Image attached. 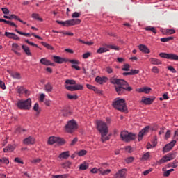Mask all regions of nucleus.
<instances>
[{"label": "nucleus", "mask_w": 178, "mask_h": 178, "mask_svg": "<svg viewBox=\"0 0 178 178\" xmlns=\"http://www.w3.org/2000/svg\"><path fill=\"white\" fill-rule=\"evenodd\" d=\"M111 83V84H115V89L118 95L124 94L125 91H131L133 90L130 86L124 87V86H129V83L123 79H112Z\"/></svg>", "instance_id": "nucleus-1"}, {"label": "nucleus", "mask_w": 178, "mask_h": 178, "mask_svg": "<svg viewBox=\"0 0 178 178\" xmlns=\"http://www.w3.org/2000/svg\"><path fill=\"white\" fill-rule=\"evenodd\" d=\"M113 106L120 112H126V111H127L126 101L124 99H116L115 102H113Z\"/></svg>", "instance_id": "nucleus-2"}, {"label": "nucleus", "mask_w": 178, "mask_h": 178, "mask_svg": "<svg viewBox=\"0 0 178 178\" xmlns=\"http://www.w3.org/2000/svg\"><path fill=\"white\" fill-rule=\"evenodd\" d=\"M120 137L122 141L125 143H130L137 138V134L129 133L127 131H122L120 134Z\"/></svg>", "instance_id": "nucleus-3"}, {"label": "nucleus", "mask_w": 178, "mask_h": 178, "mask_svg": "<svg viewBox=\"0 0 178 178\" xmlns=\"http://www.w3.org/2000/svg\"><path fill=\"white\" fill-rule=\"evenodd\" d=\"M17 106L19 109L29 111L31 108V99L29 98L26 100H19L17 103Z\"/></svg>", "instance_id": "nucleus-4"}, {"label": "nucleus", "mask_w": 178, "mask_h": 178, "mask_svg": "<svg viewBox=\"0 0 178 178\" xmlns=\"http://www.w3.org/2000/svg\"><path fill=\"white\" fill-rule=\"evenodd\" d=\"M56 23H58V24H61V26H64L65 27H70V26H76L77 24H80L81 23V20L79 19H70L64 22L57 20Z\"/></svg>", "instance_id": "nucleus-5"}, {"label": "nucleus", "mask_w": 178, "mask_h": 178, "mask_svg": "<svg viewBox=\"0 0 178 178\" xmlns=\"http://www.w3.org/2000/svg\"><path fill=\"white\" fill-rule=\"evenodd\" d=\"M65 129L67 133H73V131L77 130V122L74 120H71L67 122Z\"/></svg>", "instance_id": "nucleus-6"}, {"label": "nucleus", "mask_w": 178, "mask_h": 178, "mask_svg": "<svg viewBox=\"0 0 178 178\" xmlns=\"http://www.w3.org/2000/svg\"><path fill=\"white\" fill-rule=\"evenodd\" d=\"M97 129L101 134L108 133V125L103 121H97Z\"/></svg>", "instance_id": "nucleus-7"}, {"label": "nucleus", "mask_w": 178, "mask_h": 178, "mask_svg": "<svg viewBox=\"0 0 178 178\" xmlns=\"http://www.w3.org/2000/svg\"><path fill=\"white\" fill-rule=\"evenodd\" d=\"M176 158V156L175 154H168L165 156H164L161 159L158 161L156 162V165H162V163H165V162H169V161H172V159H175Z\"/></svg>", "instance_id": "nucleus-8"}, {"label": "nucleus", "mask_w": 178, "mask_h": 178, "mask_svg": "<svg viewBox=\"0 0 178 178\" xmlns=\"http://www.w3.org/2000/svg\"><path fill=\"white\" fill-rule=\"evenodd\" d=\"M159 56L164 59H171L172 60H178V56L175 54L160 53Z\"/></svg>", "instance_id": "nucleus-9"}, {"label": "nucleus", "mask_w": 178, "mask_h": 178, "mask_svg": "<svg viewBox=\"0 0 178 178\" xmlns=\"http://www.w3.org/2000/svg\"><path fill=\"white\" fill-rule=\"evenodd\" d=\"M55 143H58V144H65V140L55 136L49 138L48 144H49V145H52V144H55Z\"/></svg>", "instance_id": "nucleus-10"}, {"label": "nucleus", "mask_w": 178, "mask_h": 178, "mask_svg": "<svg viewBox=\"0 0 178 178\" xmlns=\"http://www.w3.org/2000/svg\"><path fill=\"white\" fill-rule=\"evenodd\" d=\"M175 145H176V140H173L170 143L165 145V146L163 148V152H169V151H171L173 149Z\"/></svg>", "instance_id": "nucleus-11"}, {"label": "nucleus", "mask_w": 178, "mask_h": 178, "mask_svg": "<svg viewBox=\"0 0 178 178\" xmlns=\"http://www.w3.org/2000/svg\"><path fill=\"white\" fill-rule=\"evenodd\" d=\"M148 131H149V127H145L143 128L138 135V141H141V140H143V137H144V136H145Z\"/></svg>", "instance_id": "nucleus-12"}, {"label": "nucleus", "mask_w": 178, "mask_h": 178, "mask_svg": "<svg viewBox=\"0 0 178 178\" xmlns=\"http://www.w3.org/2000/svg\"><path fill=\"white\" fill-rule=\"evenodd\" d=\"M20 49H21L20 46H19V44H17V43H13L12 44L11 51H13V52L15 53L18 56H20V55H21L20 52H19V51H20Z\"/></svg>", "instance_id": "nucleus-13"}, {"label": "nucleus", "mask_w": 178, "mask_h": 178, "mask_svg": "<svg viewBox=\"0 0 178 178\" xmlns=\"http://www.w3.org/2000/svg\"><path fill=\"white\" fill-rule=\"evenodd\" d=\"M23 143L26 145H30L35 144V138H34V137H33V136H29V137L25 138L23 140Z\"/></svg>", "instance_id": "nucleus-14"}, {"label": "nucleus", "mask_w": 178, "mask_h": 178, "mask_svg": "<svg viewBox=\"0 0 178 178\" xmlns=\"http://www.w3.org/2000/svg\"><path fill=\"white\" fill-rule=\"evenodd\" d=\"M126 172H127V170L125 168L120 170L115 175V178H126Z\"/></svg>", "instance_id": "nucleus-15"}, {"label": "nucleus", "mask_w": 178, "mask_h": 178, "mask_svg": "<svg viewBox=\"0 0 178 178\" xmlns=\"http://www.w3.org/2000/svg\"><path fill=\"white\" fill-rule=\"evenodd\" d=\"M4 35H6V37H8V38H10L11 40H16L17 41L20 40V38L13 33L5 32Z\"/></svg>", "instance_id": "nucleus-16"}, {"label": "nucleus", "mask_w": 178, "mask_h": 178, "mask_svg": "<svg viewBox=\"0 0 178 178\" xmlns=\"http://www.w3.org/2000/svg\"><path fill=\"white\" fill-rule=\"evenodd\" d=\"M96 83H98L99 84H104V83H106L108 81L107 77H101V76H97L95 78Z\"/></svg>", "instance_id": "nucleus-17"}, {"label": "nucleus", "mask_w": 178, "mask_h": 178, "mask_svg": "<svg viewBox=\"0 0 178 178\" xmlns=\"http://www.w3.org/2000/svg\"><path fill=\"white\" fill-rule=\"evenodd\" d=\"M139 49L141 52H143V54H149L151 52L149 49H148V47L145 44H140Z\"/></svg>", "instance_id": "nucleus-18"}, {"label": "nucleus", "mask_w": 178, "mask_h": 178, "mask_svg": "<svg viewBox=\"0 0 178 178\" xmlns=\"http://www.w3.org/2000/svg\"><path fill=\"white\" fill-rule=\"evenodd\" d=\"M161 31L162 33L168 35H171V34H175V33H176V31H175V29H161Z\"/></svg>", "instance_id": "nucleus-19"}, {"label": "nucleus", "mask_w": 178, "mask_h": 178, "mask_svg": "<svg viewBox=\"0 0 178 178\" xmlns=\"http://www.w3.org/2000/svg\"><path fill=\"white\" fill-rule=\"evenodd\" d=\"M141 102H143L145 105H151V104H152V102H154V99H151L149 97H148V98L143 97Z\"/></svg>", "instance_id": "nucleus-20"}, {"label": "nucleus", "mask_w": 178, "mask_h": 178, "mask_svg": "<svg viewBox=\"0 0 178 178\" xmlns=\"http://www.w3.org/2000/svg\"><path fill=\"white\" fill-rule=\"evenodd\" d=\"M138 92H145V94H149L151 91V88L148 87L140 88L139 89H136Z\"/></svg>", "instance_id": "nucleus-21"}, {"label": "nucleus", "mask_w": 178, "mask_h": 178, "mask_svg": "<svg viewBox=\"0 0 178 178\" xmlns=\"http://www.w3.org/2000/svg\"><path fill=\"white\" fill-rule=\"evenodd\" d=\"M54 60L56 63L62 64L63 62H65V58H63L62 57H59L58 56H54Z\"/></svg>", "instance_id": "nucleus-22"}, {"label": "nucleus", "mask_w": 178, "mask_h": 178, "mask_svg": "<svg viewBox=\"0 0 178 178\" xmlns=\"http://www.w3.org/2000/svg\"><path fill=\"white\" fill-rule=\"evenodd\" d=\"M69 156H70V154H69V151H67V152H62L58 156V158H60V159H67Z\"/></svg>", "instance_id": "nucleus-23"}, {"label": "nucleus", "mask_w": 178, "mask_h": 178, "mask_svg": "<svg viewBox=\"0 0 178 178\" xmlns=\"http://www.w3.org/2000/svg\"><path fill=\"white\" fill-rule=\"evenodd\" d=\"M149 62L152 65H162V61L158 58H149Z\"/></svg>", "instance_id": "nucleus-24"}, {"label": "nucleus", "mask_w": 178, "mask_h": 178, "mask_svg": "<svg viewBox=\"0 0 178 178\" xmlns=\"http://www.w3.org/2000/svg\"><path fill=\"white\" fill-rule=\"evenodd\" d=\"M15 151V147L11 145H8L7 147L3 149V152H13Z\"/></svg>", "instance_id": "nucleus-25"}, {"label": "nucleus", "mask_w": 178, "mask_h": 178, "mask_svg": "<svg viewBox=\"0 0 178 178\" xmlns=\"http://www.w3.org/2000/svg\"><path fill=\"white\" fill-rule=\"evenodd\" d=\"M22 49L24 50V52H25V54L28 55V56H31V51H30V48L29 47L23 44Z\"/></svg>", "instance_id": "nucleus-26"}, {"label": "nucleus", "mask_w": 178, "mask_h": 178, "mask_svg": "<svg viewBox=\"0 0 178 178\" xmlns=\"http://www.w3.org/2000/svg\"><path fill=\"white\" fill-rule=\"evenodd\" d=\"M61 165L63 169H70V168H72V162L67 161L65 163H63Z\"/></svg>", "instance_id": "nucleus-27"}, {"label": "nucleus", "mask_w": 178, "mask_h": 178, "mask_svg": "<svg viewBox=\"0 0 178 178\" xmlns=\"http://www.w3.org/2000/svg\"><path fill=\"white\" fill-rule=\"evenodd\" d=\"M150 157H151V153H149V152H147L143 155L141 158V161H148Z\"/></svg>", "instance_id": "nucleus-28"}, {"label": "nucleus", "mask_w": 178, "mask_h": 178, "mask_svg": "<svg viewBox=\"0 0 178 178\" xmlns=\"http://www.w3.org/2000/svg\"><path fill=\"white\" fill-rule=\"evenodd\" d=\"M33 109V111H35V112H36V113H41V108H40V105L38 104V103L35 104Z\"/></svg>", "instance_id": "nucleus-29"}, {"label": "nucleus", "mask_w": 178, "mask_h": 178, "mask_svg": "<svg viewBox=\"0 0 178 178\" xmlns=\"http://www.w3.org/2000/svg\"><path fill=\"white\" fill-rule=\"evenodd\" d=\"M106 134H108V133L101 134V136H102L101 140L102 143H105V141H108V140H109V137L106 136Z\"/></svg>", "instance_id": "nucleus-30"}, {"label": "nucleus", "mask_w": 178, "mask_h": 178, "mask_svg": "<svg viewBox=\"0 0 178 178\" xmlns=\"http://www.w3.org/2000/svg\"><path fill=\"white\" fill-rule=\"evenodd\" d=\"M111 169H107L106 170H99V175H102V176H106V175H109L111 173Z\"/></svg>", "instance_id": "nucleus-31"}, {"label": "nucleus", "mask_w": 178, "mask_h": 178, "mask_svg": "<svg viewBox=\"0 0 178 178\" xmlns=\"http://www.w3.org/2000/svg\"><path fill=\"white\" fill-rule=\"evenodd\" d=\"M24 86H18L17 87V94H19V95L23 94V92H24Z\"/></svg>", "instance_id": "nucleus-32"}, {"label": "nucleus", "mask_w": 178, "mask_h": 178, "mask_svg": "<svg viewBox=\"0 0 178 178\" xmlns=\"http://www.w3.org/2000/svg\"><path fill=\"white\" fill-rule=\"evenodd\" d=\"M109 51V49L105 47H101L99 49H97V54H104L105 52Z\"/></svg>", "instance_id": "nucleus-33"}, {"label": "nucleus", "mask_w": 178, "mask_h": 178, "mask_svg": "<svg viewBox=\"0 0 178 178\" xmlns=\"http://www.w3.org/2000/svg\"><path fill=\"white\" fill-rule=\"evenodd\" d=\"M173 37L170 36V37H168V38H162L160 39V41H161V42H169V41H171V40H173Z\"/></svg>", "instance_id": "nucleus-34"}, {"label": "nucleus", "mask_w": 178, "mask_h": 178, "mask_svg": "<svg viewBox=\"0 0 178 178\" xmlns=\"http://www.w3.org/2000/svg\"><path fill=\"white\" fill-rule=\"evenodd\" d=\"M80 170H87L88 169V164L83 163L80 165L79 166Z\"/></svg>", "instance_id": "nucleus-35"}, {"label": "nucleus", "mask_w": 178, "mask_h": 178, "mask_svg": "<svg viewBox=\"0 0 178 178\" xmlns=\"http://www.w3.org/2000/svg\"><path fill=\"white\" fill-rule=\"evenodd\" d=\"M52 89H53L52 85H51L49 83H48L45 86V91H47V92H51V91H52Z\"/></svg>", "instance_id": "nucleus-36"}, {"label": "nucleus", "mask_w": 178, "mask_h": 178, "mask_svg": "<svg viewBox=\"0 0 178 178\" xmlns=\"http://www.w3.org/2000/svg\"><path fill=\"white\" fill-rule=\"evenodd\" d=\"M107 48H110V49H114V51H119V49H120V47L113 44L107 45Z\"/></svg>", "instance_id": "nucleus-37"}, {"label": "nucleus", "mask_w": 178, "mask_h": 178, "mask_svg": "<svg viewBox=\"0 0 178 178\" xmlns=\"http://www.w3.org/2000/svg\"><path fill=\"white\" fill-rule=\"evenodd\" d=\"M145 30L147 31H152V33H154V34H156V29H155V27L147 26L145 28Z\"/></svg>", "instance_id": "nucleus-38"}, {"label": "nucleus", "mask_w": 178, "mask_h": 178, "mask_svg": "<svg viewBox=\"0 0 178 178\" xmlns=\"http://www.w3.org/2000/svg\"><path fill=\"white\" fill-rule=\"evenodd\" d=\"M61 113L63 116H69L70 111L67 108H64L62 110Z\"/></svg>", "instance_id": "nucleus-39"}, {"label": "nucleus", "mask_w": 178, "mask_h": 178, "mask_svg": "<svg viewBox=\"0 0 178 178\" xmlns=\"http://www.w3.org/2000/svg\"><path fill=\"white\" fill-rule=\"evenodd\" d=\"M33 19H35V20H39V22H42V19L40 17V15L37 13L32 14Z\"/></svg>", "instance_id": "nucleus-40"}, {"label": "nucleus", "mask_w": 178, "mask_h": 178, "mask_svg": "<svg viewBox=\"0 0 178 178\" xmlns=\"http://www.w3.org/2000/svg\"><path fill=\"white\" fill-rule=\"evenodd\" d=\"M76 155H78V156H84V155L87 154V151L86 150H81L79 152H76Z\"/></svg>", "instance_id": "nucleus-41"}, {"label": "nucleus", "mask_w": 178, "mask_h": 178, "mask_svg": "<svg viewBox=\"0 0 178 178\" xmlns=\"http://www.w3.org/2000/svg\"><path fill=\"white\" fill-rule=\"evenodd\" d=\"M65 83L67 85H71V86H74L76 84V81L73 80V79H67L65 81Z\"/></svg>", "instance_id": "nucleus-42"}, {"label": "nucleus", "mask_w": 178, "mask_h": 178, "mask_svg": "<svg viewBox=\"0 0 178 178\" xmlns=\"http://www.w3.org/2000/svg\"><path fill=\"white\" fill-rule=\"evenodd\" d=\"M53 177L54 178H67V177H69V174L54 175Z\"/></svg>", "instance_id": "nucleus-43"}, {"label": "nucleus", "mask_w": 178, "mask_h": 178, "mask_svg": "<svg viewBox=\"0 0 178 178\" xmlns=\"http://www.w3.org/2000/svg\"><path fill=\"white\" fill-rule=\"evenodd\" d=\"M74 88L75 91H79V90H83V85L75 84L74 85Z\"/></svg>", "instance_id": "nucleus-44"}, {"label": "nucleus", "mask_w": 178, "mask_h": 178, "mask_svg": "<svg viewBox=\"0 0 178 178\" xmlns=\"http://www.w3.org/2000/svg\"><path fill=\"white\" fill-rule=\"evenodd\" d=\"M170 168H177L178 162L177 161L175 160L172 163L168 164Z\"/></svg>", "instance_id": "nucleus-45"}, {"label": "nucleus", "mask_w": 178, "mask_h": 178, "mask_svg": "<svg viewBox=\"0 0 178 178\" xmlns=\"http://www.w3.org/2000/svg\"><path fill=\"white\" fill-rule=\"evenodd\" d=\"M67 98H68V99H77L78 97L77 95H72L70 94H67Z\"/></svg>", "instance_id": "nucleus-46"}, {"label": "nucleus", "mask_w": 178, "mask_h": 178, "mask_svg": "<svg viewBox=\"0 0 178 178\" xmlns=\"http://www.w3.org/2000/svg\"><path fill=\"white\" fill-rule=\"evenodd\" d=\"M14 162H16V163H21V165H24V162H23V160L19 157H16L14 159Z\"/></svg>", "instance_id": "nucleus-47"}, {"label": "nucleus", "mask_w": 178, "mask_h": 178, "mask_svg": "<svg viewBox=\"0 0 178 178\" xmlns=\"http://www.w3.org/2000/svg\"><path fill=\"white\" fill-rule=\"evenodd\" d=\"M4 23H6V24H8L9 26H12L13 27L17 28V25H16L14 22H12L6 19L4 21Z\"/></svg>", "instance_id": "nucleus-48"}, {"label": "nucleus", "mask_w": 178, "mask_h": 178, "mask_svg": "<svg viewBox=\"0 0 178 178\" xmlns=\"http://www.w3.org/2000/svg\"><path fill=\"white\" fill-rule=\"evenodd\" d=\"M16 33L17 34H20V35H24L25 37H30V33H26L24 32H21L20 31H18L17 29L15 30Z\"/></svg>", "instance_id": "nucleus-49"}, {"label": "nucleus", "mask_w": 178, "mask_h": 178, "mask_svg": "<svg viewBox=\"0 0 178 178\" xmlns=\"http://www.w3.org/2000/svg\"><path fill=\"white\" fill-rule=\"evenodd\" d=\"M122 70H124V72H129V70H130V65L129 64L124 65L122 67Z\"/></svg>", "instance_id": "nucleus-50"}, {"label": "nucleus", "mask_w": 178, "mask_h": 178, "mask_svg": "<svg viewBox=\"0 0 178 178\" xmlns=\"http://www.w3.org/2000/svg\"><path fill=\"white\" fill-rule=\"evenodd\" d=\"M65 88H66V90H68V91H75L74 86L66 85Z\"/></svg>", "instance_id": "nucleus-51"}, {"label": "nucleus", "mask_w": 178, "mask_h": 178, "mask_svg": "<svg viewBox=\"0 0 178 178\" xmlns=\"http://www.w3.org/2000/svg\"><path fill=\"white\" fill-rule=\"evenodd\" d=\"M68 62L72 65H80V62L77 60H68Z\"/></svg>", "instance_id": "nucleus-52"}, {"label": "nucleus", "mask_w": 178, "mask_h": 178, "mask_svg": "<svg viewBox=\"0 0 178 178\" xmlns=\"http://www.w3.org/2000/svg\"><path fill=\"white\" fill-rule=\"evenodd\" d=\"M45 66H55V63H51L49 60H45Z\"/></svg>", "instance_id": "nucleus-53"}, {"label": "nucleus", "mask_w": 178, "mask_h": 178, "mask_svg": "<svg viewBox=\"0 0 178 178\" xmlns=\"http://www.w3.org/2000/svg\"><path fill=\"white\" fill-rule=\"evenodd\" d=\"M106 72L108 73V74H111V73H113V69L111 67H106Z\"/></svg>", "instance_id": "nucleus-54"}, {"label": "nucleus", "mask_w": 178, "mask_h": 178, "mask_svg": "<svg viewBox=\"0 0 178 178\" xmlns=\"http://www.w3.org/2000/svg\"><path fill=\"white\" fill-rule=\"evenodd\" d=\"M0 88L2 90H6V86H5V82L0 80Z\"/></svg>", "instance_id": "nucleus-55"}, {"label": "nucleus", "mask_w": 178, "mask_h": 178, "mask_svg": "<svg viewBox=\"0 0 178 178\" xmlns=\"http://www.w3.org/2000/svg\"><path fill=\"white\" fill-rule=\"evenodd\" d=\"M45 48H47V49H49V51H54V47L47 43L45 44Z\"/></svg>", "instance_id": "nucleus-56"}, {"label": "nucleus", "mask_w": 178, "mask_h": 178, "mask_svg": "<svg viewBox=\"0 0 178 178\" xmlns=\"http://www.w3.org/2000/svg\"><path fill=\"white\" fill-rule=\"evenodd\" d=\"M93 91L95 92V94H102V90L98 89L97 87H95Z\"/></svg>", "instance_id": "nucleus-57"}, {"label": "nucleus", "mask_w": 178, "mask_h": 178, "mask_svg": "<svg viewBox=\"0 0 178 178\" xmlns=\"http://www.w3.org/2000/svg\"><path fill=\"white\" fill-rule=\"evenodd\" d=\"M79 141L77 137L74 138L70 143V145H76V143Z\"/></svg>", "instance_id": "nucleus-58"}, {"label": "nucleus", "mask_w": 178, "mask_h": 178, "mask_svg": "<svg viewBox=\"0 0 178 178\" xmlns=\"http://www.w3.org/2000/svg\"><path fill=\"white\" fill-rule=\"evenodd\" d=\"M99 170H101V169H98L97 168H94L91 170V173H99Z\"/></svg>", "instance_id": "nucleus-59"}, {"label": "nucleus", "mask_w": 178, "mask_h": 178, "mask_svg": "<svg viewBox=\"0 0 178 178\" xmlns=\"http://www.w3.org/2000/svg\"><path fill=\"white\" fill-rule=\"evenodd\" d=\"M1 10L4 15H9V10L8 8H2Z\"/></svg>", "instance_id": "nucleus-60"}, {"label": "nucleus", "mask_w": 178, "mask_h": 178, "mask_svg": "<svg viewBox=\"0 0 178 178\" xmlns=\"http://www.w3.org/2000/svg\"><path fill=\"white\" fill-rule=\"evenodd\" d=\"M13 79H21L20 73L16 72V73L13 74Z\"/></svg>", "instance_id": "nucleus-61"}, {"label": "nucleus", "mask_w": 178, "mask_h": 178, "mask_svg": "<svg viewBox=\"0 0 178 178\" xmlns=\"http://www.w3.org/2000/svg\"><path fill=\"white\" fill-rule=\"evenodd\" d=\"M152 72L153 73H159V69H158V67H153Z\"/></svg>", "instance_id": "nucleus-62"}, {"label": "nucleus", "mask_w": 178, "mask_h": 178, "mask_svg": "<svg viewBox=\"0 0 178 178\" xmlns=\"http://www.w3.org/2000/svg\"><path fill=\"white\" fill-rule=\"evenodd\" d=\"M81 14H80V13H77V12H74L73 14H72V17L73 18H76V17H79V16H81Z\"/></svg>", "instance_id": "nucleus-63"}, {"label": "nucleus", "mask_w": 178, "mask_h": 178, "mask_svg": "<svg viewBox=\"0 0 178 178\" xmlns=\"http://www.w3.org/2000/svg\"><path fill=\"white\" fill-rule=\"evenodd\" d=\"M3 163H5L6 165H9V159L6 157H3Z\"/></svg>", "instance_id": "nucleus-64"}]
</instances>
